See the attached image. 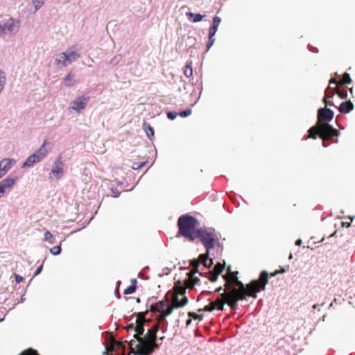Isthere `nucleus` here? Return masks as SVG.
Here are the masks:
<instances>
[{"label":"nucleus","mask_w":355,"mask_h":355,"mask_svg":"<svg viewBox=\"0 0 355 355\" xmlns=\"http://www.w3.org/2000/svg\"><path fill=\"white\" fill-rule=\"evenodd\" d=\"M105 352L107 355H151L158 347L157 334H133L129 342L114 337V334H105Z\"/></svg>","instance_id":"nucleus-1"},{"label":"nucleus","mask_w":355,"mask_h":355,"mask_svg":"<svg viewBox=\"0 0 355 355\" xmlns=\"http://www.w3.org/2000/svg\"><path fill=\"white\" fill-rule=\"evenodd\" d=\"M237 272H232L230 267L227 268V272L223 275L225 280V288L228 292L222 293V297L227 298V304L232 309H236L239 300H245L246 296L257 297V293L260 291H264L268 282V273L262 271L259 279L252 280L246 286L239 280Z\"/></svg>","instance_id":"nucleus-2"},{"label":"nucleus","mask_w":355,"mask_h":355,"mask_svg":"<svg viewBox=\"0 0 355 355\" xmlns=\"http://www.w3.org/2000/svg\"><path fill=\"white\" fill-rule=\"evenodd\" d=\"M334 118V112L327 107L320 108L318 111V121L316 124L311 127L306 136L305 139H315L318 137L323 141V146L325 141H333L334 137H338L340 132L338 130L333 128L328 123Z\"/></svg>","instance_id":"nucleus-3"},{"label":"nucleus","mask_w":355,"mask_h":355,"mask_svg":"<svg viewBox=\"0 0 355 355\" xmlns=\"http://www.w3.org/2000/svg\"><path fill=\"white\" fill-rule=\"evenodd\" d=\"M148 311L137 313L135 325L134 326L132 324L128 325L127 327L128 330L134 329L135 333L137 334L144 333L146 330L148 334L157 333L159 329L164 332L165 331L164 328V322H159L157 326H155L157 322V318H156V320L153 322L150 319H146V315Z\"/></svg>","instance_id":"nucleus-4"},{"label":"nucleus","mask_w":355,"mask_h":355,"mask_svg":"<svg viewBox=\"0 0 355 355\" xmlns=\"http://www.w3.org/2000/svg\"><path fill=\"white\" fill-rule=\"evenodd\" d=\"M198 220L188 214L182 215L178 220V232L177 236H184L189 241L196 239Z\"/></svg>","instance_id":"nucleus-5"},{"label":"nucleus","mask_w":355,"mask_h":355,"mask_svg":"<svg viewBox=\"0 0 355 355\" xmlns=\"http://www.w3.org/2000/svg\"><path fill=\"white\" fill-rule=\"evenodd\" d=\"M196 238H198L205 247L207 253L216 245L220 244L218 235L213 228L197 229Z\"/></svg>","instance_id":"nucleus-6"},{"label":"nucleus","mask_w":355,"mask_h":355,"mask_svg":"<svg viewBox=\"0 0 355 355\" xmlns=\"http://www.w3.org/2000/svg\"><path fill=\"white\" fill-rule=\"evenodd\" d=\"M46 144V141H44L40 149L26 159L23 164L22 168L31 166L33 164L37 163L43 159L48 153V150L44 148Z\"/></svg>","instance_id":"nucleus-7"},{"label":"nucleus","mask_w":355,"mask_h":355,"mask_svg":"<svg viewBox=\"0 0 355 355\" xmlns=\"http://www.w3.org/2000/svg\"><path fill=\"white\" fill-rule=\"evenodd\" d=\"M179 296L180 295H173L171 305L166 308V311L162 315V317L169 315L175 308L182 307L188 303V298L186 296L182 297L181 300L179 299Z\"/></svg>","instance_id":"nucleus-8"},{"label":"nucleus","mask_w":355,"mask_h":355,"mask_svg":"<svg viewBox=\"0 0 355 355\" xmlns=\"http://www.w3.org/2000/svg\"><path fill=\"white\" fill-rule=\"evenodd\" d=\"M20 26V21L16 20L13 18H10L3 24V26L0 25V33H5L6 31L10 33H16L18 32Z\"/></svg>","instance_id":"nucleus-9"},{"label":"nucleus","mask_w":355,"mask_h":355,"mask_svg":"<svg viewBox=\"0 0 355 355\" xmlns=\"http://www.w3.org/2000/svg\"><path fill=\"white\" fill-rule=\"evenodd\" d=\"M221 19L219 17H214L213 18L212 25L209 29V39L207 42V49L209 50L214 44L215 39L214 38L216 33L218 31V26L220 25Z\"/></svg>","instance_id":"nucleus-10"},{"label":"nucleus","mask_w":355,"mask_h":355,"mask_svg":"<svg viewBox=\"0 0 355 355\" xmlns=\"http://www.w3.org/2000/svg\"><path fill=\"white\" fill-rule=\"evenodd\" d=\"M209 253L207 252L205 254H200L197 260L194 259L191 261V265L193 267V269L198 272V268L200 263H202L205 268H209L212 263L213 261L208 257Z\"/></svg>","instance_id":"nucleus-11"},{"label":"nucleus","mask_w":355,"mask_h":355,"mask_svg":"<svg viewBox=\"0 0 355 355\" xmlns=\"http://www.w3.org/2000/svg\"><path fill=\"white\" fill-rule=\"evenodd\" d=\"M89 101V96H86L84 95L79 96L71 103L70 108L77 112H80L81 110L86 107Z\"/></svg>","instance_id":"nucleus-12"},{"label":"nucleus","mask_w":355,"mask_h":355,"mask_svg":"<svg viewBox=\"0 0 355 355\" xmlns=\"http://www.w3.org/2000/svg\"><path fill=\"white\" fill-rule=\"evenodd\" d=\"M17 181V177H9L0 182V197L10 191Z\"/></svg>","instance_id":"nucleus-13"},{"label":"nucleus","mask_w":355,"mask_h":355,"mask_svg":"<svg viewBox=\"0 0 355 355\" xmlns=\"http://www.w3.org/2000/svg\"><path fill=\"white\" fill-rule=\"evenodd\" d=\"M63 162L62 161V156L60 155L57 157L53 164V167L51 169V174L53 175V177L59 180L64 173L63 168Z\"/></svg>","instance_id":"nucleus-14"},{"label":"nucleus","mask_w":355,"mask_h":355,"mask_svg":"<svg viewBox=\"0 0 355 355\" xmlns=\"http://www.w3.org/2000/svg\"><path fill=\"white\" fill-rule=\"evenodd\" d=\"M227 298L222 297V294L213 302L205 307V310L211 311L214 309L223 310L224 304H227Z\"/></svg>","instance_id":"nucleus-15"},{"label":"nucleus","mask_w":355,"mask_h":355,"mask_svg":"<svg viewBox=\"0 0 355 355\" xmlns=\"http://www.w3.org/2000/svg\"><path fill=\"white\" fill-rule=\"evenodd\" d=\"M157 304L160 311V313H159L157 316V322L156 323V324H155V326H157L159 322H165V318L166 316L162 317V315L166 311V308L170 306L168 304V300L159 301L158 302H157Z\"/></svg>","instance_id":"nucleus-16"},{"label":"nucleus","mask_w":355,"mask_h":355,"mask_svg":"<svg viewBox=\"0 0 355 355\" xmlns=\"http://www.w3.org/2000/svg\"><path fill=\"white\" fill-rule=\"evenodd\" d=\"M197 272L193 269L188 273L189 277L184 280V285L186 288L191 289L195 284H198L200 279L197 277H193V275Z\"/></svg>","instance_id":"nucleus-17"},{"label":"nucleus","mask_w":355,"mask_h":355,"mask_svg":"<svg viewBox=\"0 0 355 355\" xmlns=\"http://www.w3.org/2000/svg\"><path fill=\"white\" fill-rule=\"evenodd\" d=\"M15 163L13 159L5 158L0 161V168L6 174V173L11 168L12 165Z\"/></svg>","instance_id":"nucleus-18"},{"label":"nucleus","mask_w":355,"mask_h":355,"mask_svg":"<svg viewBox=\"0 0 355 355\" xmlns=\"http://www.w3.org/2000/svg\"><path fill=\"white\" fill-rule=\"evenodd\" d=\"M353 109L354 105L350 101L343 102L339 106L340 112L343 114L349 113Z\"/></svg>","instance_id":"nucleus-19"},{"label":"nucleus","mask_w":355,"mask_h":355,"mask_svg":"<svg viewBox=\"0 0 355 355\" xmlns=\"http://www.w3.org/2000/svg\"><path fill=\"white\" fill-rule=\"evenodd\" d=\"M186 288L181 285V282L178 281L175 283L173 288V295H181L182 297L185 296Z\"/></svg>","instance_id":"nucleus-20"},{"label":"nucleus","mask_w":355,"mask_h":355,"mask_svg":"<svg viewBox=\"0 0 355 355\" xmlns=\"http://www.w3.org/2000/svg\"><path fill=\"white\" fill-rule=\"evenodd\" d=\"M137 280L136 279H132L131 285L124 290L123 293L125 295H130L134 293L137 289Z\"/></svg>","instance_id":"nucleus-21"},{"label":"nucleus","mask_w":355,"mask_h":355,"mask_svg":"<svg viewBox=\"0 0 355 355\" xmlns=\"http://www.w3.org/2000/svg\"><path fill=\"white\" fill-rule=\"evenodd\" d=\"M187 16L189 19L193 22H198L200 21L203 18L204 15L198 13H193V12H187Z\"/></svg>","instance_id":"nucleus-22"},{"label":"nucleus","mask_w":355,"mask_h":355,"mask_svg":"<svg viewBox=\"0 0 355 355\" xmlns=\"http://www.w3.org/2000/svg\"><path fill=\"white\" fill-rule=\"evenodd\" d=\"M57 64H62L66 67L68 64L67 54L66 53H62L59 55V58L56 60Z\"/></svg>","instance_id":"nucleus-23"},{"label":"nucleus","mask_w":355,"mask_h":355,"mask_svg":"<svg viewBox=\"0 0 355 355\" xmlns=\"http://www.w3.org/2000/svg\"><path fill=\"white\" fill-rule=\"evenodd\" d=\"M184 73L186 77L189 78L193 75V69H192V62L189 61L187 62V64L184 68Z\"/></svg>","instance_id":"nucleus-24"},{"label":"nucleus","mask_w":355,"mask_h":355,"mask_svg":"<svg viewBox=\"0 0 355 355\" xmlns=\"http://www.w3.org/2000/svg\"><path fill=\"white\" fill-rule=\"evenodd\" d=\"M352 79L350 78V76L348 73L345 72L343 75L342 79L339 81V85H343L345 84L351 83Z\"/></svg>","instance_id":"nucleus-25"},{"label":"nucleus","mask_w":355,"mask_h":355,"mask_svg":"<svg viewBox=\"0 0 355 355\" xmlns=\"http://www.w3.org/2000/svg\"><path fill=\"white\" fill-rule=\"evenodd\" d=\"M144 128L147 135V136L150 139L154 136V130L153 128L148 123H144Z\"/></svg>","instance_id":"nucleus-26"},{"label":"nucleus","mask_w":355,"mask_h":355,"mask_svg":"<svg viewBox=\"0 0 355 355\" xmlns=\"http://www.w3.org/2000/svg\"><path fill=\"white\" fill-rule=\"evenodd\" d=\"M73 75L71 73H68L66 77L64 78V82L65 85L67 87H71L73 85Z\"/></svg>","instance_id":"nucleus-27"},{"label":"nucleus","mask_w":355,"mask_h":355,"mask_svg":"<svg viewBox=\"0 0 355 355\" xmlns=\"http://www.w3.org/2000/svg\"><path fill=\"white\" fill-rule=\"evenodd\" d=\"M78 57L79 55L76 52H70L69 54H67L68 62L71 63V62L76 60Z\"/></svg>","instance_id":"nucleus-28"},{"label":"nucleus","mask_w":355,"mask_h":355,"mask_svg":"<svg viewBox=\"0 0 355 355\" xmlns=\"http://www.w3.org/2000/svg\"><path fill=\"white\" fill-rule=\"evenodd\" d=\"M335 92L341 98H346L347 96V92L346 90H340L337 87H335Z\"/></svg>","instance_id":"nucleus-29"},{"label":"nucleus","mask_w":355,"mask_h":355,"mask_svg":"<svg viewBox=\"0 0 355 355\" xmlns=\"http://www.w3.org/2000/svg\"><path fill=\"white\" fill-rule=\"evenodd\" d=\"M6 83V77L4 73L0 70V92L3 89Z\"/></svg>","instance_id":"nucleus-30"},{"label":"nucleus","mask_w":355,"mask_h":355,"mask_svg":"<svg viewBox=\"0 0 355 355\" xmlns=\"http://www.w3.org/2000/svg\"><path fill=\"white\" fill-rule=\"evenodd\" d=\"M214 272H216L218 275H220L223 272V270H224V265L221 264L220 263H218L214 266Z\"/></svg>","instance_id":"nucleus-31"},{"label":"nucleus","mask_w":355,"mask_h":355,"mask_svg":"<svg viewBox=\"0 0 355 355\" xmlns=\"http://www.w3.org/2000/svg\"><path fill=\"white\" fill-rule=\"evenodd\" d=\"M329 89H330V88H329H329H327V89L325 90V96H324V99H323V102H324V105H325L326 107H327V106H332V105H333L332 102H331V101H329V100L327 99V97H328V90H329Z\"/></svg>","instance_id":"nucleus-32"},{"label":"nucleus","mask_w":355,"mask_h":355,"mask_svg":"<svg viewBox=\"0 0 355 355\" xmlns=\"http://www.w3.org/2000/svg\"><path fill=\"white\" fill-rule=\"evenodd\" d=\"M19 355H39V354H37V351L34 350L32 348H29V349L24 351Z\"/></svg>","instance_id":"nucleus-33"},{"label":"nucleus","mask_w":355,"mask_h":355,"mask_svg":"<svg viewBox=\"0 0 355 355\" xmlns=\"http://www.w3.org/2000/svg\"><path fill=\"white\" fill-rule=\"evenodd\" d=\"M33 3L35 6V10H37L44 5V0H33Z\"/></svg>","instance_id":"nucleus-34"},{"label":"nucleus","mask_w":355,"mask_h":355,"mask_svg":"<svg viewBox=\"0 0 355 355\" xmlns=\"http://www.w3.org/2000/svg\"><path fill=\"white\" fill-rule=\"evenodd\" d=\"M50 252L53 255H58L61 252L60 245H56L51 248Z\"/></svg>","instance_id":"nucleus-35"},{"label":"nucleus","mask_w":355,"mask_h":355,"mask_svg":"<svg viewBox=\"0 0 355 355\" xmlns=\"http://www.w3.org/2000/svg\"><path fill=\"white\" fill-rule=\"evenodd\" d=\"M191 114V110L190 109H187L186 110L182 111L179 113V115L181 117H186L189 116Z\"/></svg>","instance_id":"nucleus-36"},{"label":"nucleus","mask_w":355,"mask_h":355,"mask_svg":"<svg viewBox=\"0 0 355 355\" xmlns=\"http://www.w3.org/2000/svg\"><path fill=\"white\" fill-rule=\"evenodd\" d=\"M218 275H219L216 274V272L211 273L209 277V280L211 282H214L218 279Z\"/></svg>","instance_id":"nucleus-37"},{"label":"nucleus","mask_w":355,"mask_h":355,"mask_svg":"<svg viewBox=\"0 0 355 355\" xmlns=\"http://www.w3.org/2000/svg\"><path fill=\"white\" fill-rule=\"evenodd\" d=\"M178 116V114L175 112H168L167 113V117L171 119V120H173L175 119Z\"/></svg>","instance_id":"nucleus-38"},{"label":"nucleus","mask_w":355,"mask_h":355,"mask_svg":"<svg viewBox=\"0 0 355 355\" xmlns=\"http://www.w3.org/2000/svg\"><path fill=\"white\" fill-rule=\"evenodd\" d=\"M150 311L152 312H157V313H160V311L158 308L157 303H155V304H152L150 306Z\"/></svg>","instance_id":"nucleus-39"},{"label":"nucleus","mask_w":355,"mask_h":355,"mask_svg":"<svg viewBox=\"0 0 355 355\" xmlns=\"http://www.w3.org/2000/svg\"><path fill=\"white\" fill-rule=\"evenodd\" d=\"M53 239V235L52 234L49 232V231H46L45 233H44V239L46 241H50L51 239Z\"/></svg>","instance_id":"nucleus-40"},{"label":"nucleus","mask_w":355,"mask_h":355,"mask_svg":"<svg viewBox=\"0 0 355 355\" xmlns=\"http://www.w3.org/2000/svg\"><path fill=\"white\" fill-rule=\"evenodd\" d=\"M286 271V270L285 268H282L281 270H275L274 272H272L270 273V277H275V275H277V274H280V273H284Z\"/></svg>","instance_id":"nucleus-41"},{"label":"nucleus","mask_w":355,"mask_h":355,"mask_svg":"<svg viewBox=\"0 0 355 355\" xmlns=\"http://www.w3.org/2000/svg\"><path fill=\"white\" fill-rule=\"evenodd\" d=\"M15 281L17 284H19L24 280V277H22L17 274H15Z\"/></svg>","instance_id":"nucleus-42"},{"label":"nucleus","mask_w":355,"mask_h":355,"mask_svg":"<svg viewBox=\"0 0 355 355\" xmlns=\"http://www.w3.org/2000/svg\"><path fill=\"white\" fill-rule=\"evenodd\" d=\"M42 268H43V266H42V265L40 266L37 268V270H35V274H34V276H36V275H37L38 274H40V273L41 272L42 270Z\"/></svg>","instance_id":"nucleus-43"},{"label":"nucleus","mask_w":355,"mask_h":355,"mask_svg":"<svg viewBox=\"0 0 355 355\" xmlns=\"http://www.w3.org/2000/svg\"><path fill=\"white\" fill-rule=\"evenodd\" d=\"M332 84L339 85V81H337L336 79L335 78H331L329 80V86L331 85Z\"/></svg>","instance_id":"nucleus-44"},{"label":"nucleus","mask_w":355,"mask_h":355,"mask_svg":"<svg viewBox=\"0 0 355 355\" xmlns=\"http://www.w3.org/2000/svg\"><path fill=\"white\" fill-rule=\"evenodd\" d=\"M342 225L343 226H346V227H349L350 226V223H345V222H343L342 223Z\"/></svg>","instance_id":"nucleus-45"},{"label":"nucleus","mask_w":355,"mask_h":355,"mask_svg":"<svg viewBox=\"0 0 355 355\" xmlns=\"http://www.w3.org/2000/svg\"><path fill=\"white\" fill-rule=\"evenodd\" d=\"M302 244V241L300 239H297L296 241H295V245H300Z\"/></svg>","instance_id":"nucleus-46"},{"label":"nucleus","mask_w":355,"mask_h":355,"mask_svg":"<svg viewBox=\"0 0 355 355\" xmlns=\"http://www.w3.org/2000/svg\"><path fill=\"white\" fill-rule=\"evenodd\" d=\"M6 175V173H4L1 168H0V178H2L3 176H4Z\"/></svg>","instance_id":"nucleus-47"},{"label":"nucleus","mask_w":355,"mask_h":355,"mask_svg":"<svg viewBox=\"0 0 355 355\" xmlns=\"http://www.w3.org/2000/svg\"><path fill=\"white\" fill-rule=\"evenodd\" d=\"M329 91V89L328 90V92ZM334 96V93H331L330 94L328 93V97H327V99L328 98H332Z\"/></svg>","instance_id":"nucleus-48"},{"label":"nucleus","mask_w":355,"mask_h":355,"mask_svg":"<svg viewBox=\"0 0 355 355\" xmlns=\"http://www.w3.org/2000/svg\"><path fill=\"white\" fill-rule=\"evenodd\" d=\"M222 290V287L220 286L215 290V293H219Z\"/></svg>","instance_id":"nucleus-49"},{"label":"nucleus","mask_w":355,"mask_h":355,"mask_svg":"<svg viewBox=\"0 0 355 355\" xmlns=\"http://www.w3.org/2000/svg\"><path fill=\"white\" fill-rule=\"evenodd\" d=\"M136 302H137V303H139V302H140V299H139V298H137Z\"/></svg>","instance_id":"nucleus-50"},{"label":"nucleus","mask_w":355,"mask_h":355,"mask_svg":"<svg viewBox=\"0 0 355 355\" xmlns=\"http://www.w3.org/2000/svg\"><path fill=\"white\" fill-rule=\"evenodd\" d=\"M164 336H162V337H160L159 339L160 340H164Z\"/></svg>","instance_id":"nucleus-51"},{"label":"nucleus","mask_w":355,"mask_h":355,"mask_svg":"<svg viewBox=\"0 0 355 355\" xmlns=\"http://www.w3.org/2000/svg\"><path fill=\"white\" fill-rule=\"evenodd\" d=\"M103 333L108 334V333H111V332H110V331H103Z\"/></svg>","instance_id":"nucleus-52"}]
</instances>
